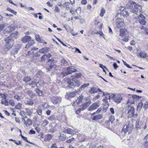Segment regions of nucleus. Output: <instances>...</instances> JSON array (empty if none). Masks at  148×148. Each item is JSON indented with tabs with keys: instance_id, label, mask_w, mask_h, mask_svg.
Masks as SVG:
<instances>
[{
	"instance_id": "46",
	"label": "nucleus",
	"mask_w": 148,
	"mask_h": 148,
	"mask_svg": "<svg viewBox=\"0 0 148 148\" xmlns=\"http://www.w3.org/2000/svg\"><path fill=\"white\" fill-rule=\"evenodd\" d=\"M69 74L67 71H64L62 72L61 73V75L63 76H65Z\"/></svg>"
},
{
	"instance_id": "29",
	"label": "nucleus",
	"mask_w": 148,
	"mask_h": 148,
	"mask_svg": "<svg viewBox=\"0 0 148 148\" xmlns=\"http://www.w3.org/2000/svg\"><path fill=\"white\" fill-rule=\"evenodd\" d=\"M89 85V84H84L82 85L79 88V90H82L86 88Z\"/></svg>"
},
{
	"instance_id": "13",
	"label": "nucleus",
	"mask_w": 148,
	"mask_h": 148,
	"mask_svg": "<svg viewBox=\"0 0 148 148\" xmlns=\"http://www.w3.org/2000/svg\"><path fill=\"white\" fill-rule=\"evenodd\" d=\"M122 99V97L119 95H118L114 97V101L116 103H120Z\"/></svg>"
},
{
	"instance_id": "8",
	"label": "nucleus",
	"mask_w": 148,
	"mask_h": 148,
	"mask_svg": "<svg viewBox=\"0 0 148 148\" xmlns=\"http://www.w3.org/2000/svg\"><path fill=\"white\" fill-rule=\"evenodd\" d=\"M21 48V45H16L14 48L12 49L11 55V56H14L15 54H17L18 51Z\"/></svg>"
},
{
	"instance_id": "36",
	"label": "nucleus",
	"mask_w": 148,
	"mask_h": 148,
	"mask_svg": "<svg viewBox=\"0 0 148 148\" xmlns=\"http://www.w3.org/2000/svg\"><path fill=\"white\" fill-rule=\"evenodd\" d=\"M76 92H77L73 91L72 92L70 93L69 95V97H73L76 95Z\"/></svg>"
},
{
	"instance_id": "25",
	"label": "nucleus",
	"mask_w": 148,
	"mask_h": 148,
	"mask_svg": "<svg viewBox=\"0 0 148 148\" xmlns=\"http://www.w3.org/2000/svg\"><path fill=\"white\" fill-rule=\"evenodd\" d=\"M140 121L139 119H137L136 121V123L135 125V127L136 129H140L141 128V124L140 125L139 124Z\"/></svg>"
},
{
	"instance_id": "32",
	"label": "nucleus",
	"mask_w": 148,
	"mask_h": 148,
	"mask_svg": "<svg viewBox=\"0 0 148 148\" xmlns=\"http://www.w3.org/2000/svg\"><path fill=\"white\" fill-rule=\"evenodd\" d=\"M56 67V65H51V66H49L47 68V71H50L52 69L53 70Z\"/></svg>"
},
{
	"instance_id": "40",
	"label": "nucleus",
	"mask_w": 148,
	"mask_h": 148,
	"mask_svg": "<svg viewBox=\"0 0 148 148\" xmlns=\"http://www.w3.org/2000/svg\"><path fill=\"white\" fill-rule=\"evenodd\" d=\"M64 6L66 8V10H68L70 9V8L69 6V3L68 2L65 3L64 4Z\"/></svg>"
},
{
	"instance_id": "48",
	"label": "nucleus",
	"mask_w": 148,
	"mask_h": 148,
	"mask_svg": "<svg viewBox=\"0 0 148 148\" xmlns=\"http://www.w3.org/2000/svg\"><path fill=\"white\" fill-rule=\"evenodd\" d=\"M139 23L142 25H144L145 24V21L144 19H140L139 21Z\"/></svg>"
},
{
	"instance_id": "63",
	"label": "nucleus",
	"mask_w": 148,
	"mask_h": 148,
	"mask_svg": "<svg viewBox=\"0 0 148 148\" xmlns=\"http://www.w3.org/2000/svg\"><path fill=\"white\" fill-rule=\"evenodd\" d=\"M87 3L86 0H82L81 1V3L83 5H85Z\"/></svg>"
},
{
	"instance_id": "28",
	"label": "nucleus",
	"mask_w": 148,
	"mask_h": 148,
	"mask_svg": "<svg viewBox=\"0 0 148 148\" xmlns=\"http://www.w3.org/2000/svg\"><path fill=\"white\" fill-rule=\"evenodd\" d=\"M97 89L93 87L90 90L89 92L91 94H93L97 92Z\"/></svg>"
},
{
	"instance_id": "17",
	"label": "nucleus",
	"mask_w": 148,
	"mask_h": 148,
	"mask_svg": "<svg viewBox=\"0 0 148 148\" xmlns=\"http://www.w3.org/2000/svg\"><path fill=\"white\" fill-rule=\"evenodd\" d=\"M83 98V96L82 95L79 96L76 100L74 102V103L78 104L79 103L81 102Z\"/></svg>"
},
{
	"instance_id": "4",
	"label": "nucleus",
	"mask_w": 148,
	"mask_h": 148,
	"mask_svg": "<svg viewBox=\"0 0 148 148\" xmlns=\"http://www.w3.org/2000/svg\"><path fill=\"white\" fill-rule=\"evenodd\" d=\"M129 122L127 123L123 127V128L122 130V132H124V134L126 133L127 131L129 133L131 132L132 130V128L133 127V125H131L130 127H129Z\"/></svg>"
},
{
	"instance_id": "51",
	"label": "nucleus",
	"mask_w": 148,
	"mask_h": 148,
	"mask_svg": "<svg viewBox=\"0 0 148 148\" xmlns=\"http://www.w3.org/2000/svg\"><path fill=\"white\" fill-rule=\"evenodd\" d=\"M15 107L16 109L18 110L20 109L21 108V105L20 103H18L17 105H16Z\"/></svg>"
},
{
	"instance_id": "9",
	"label": "nucleus",
	"mask_w": 148,
	"mask_h": 148,
	"mask_svg": "<svg viewBox=\"0 0 148 148\" xmlns=\"http://www.w3.org/2000/svg\"><path fill=\"white\" fill-rule=\"evenodd\" d=\"M100 106V103L99 102H96L91 106L88 108V110L90 111H92L95 110L97 109Z\"/></svg>"
},
{
	"instance_id": "30",
	"label": "nucleus",
	"mask_w": 148,
	"mask_h": 148,
	"mask_svg": "<svg viewBox=\"0 0 148 148\" xmlns=\"http://www.w3.org/2000/svg\"><path fill=\"white\" fill-rule=\"evenodd\" d=\"M132 98L134 101H136L141 98V96L135 95H132Z\"/></svg>"
},
{
	"instance_id": "22",
	"label": "nucleus",
	"mask_w": 148,
	"mask_h": 148,
	"mask_svg": "<svg viewBox=\"0 0 148 148\" xmlns=\"http://www.w3.org/2000/svg\"><path fill=\"white\" fill-rule=\"evenodd\" d=\"M24 123L26 125V126H28L32 124V121L30 119H28L26 121H25Z\"/></svg>"
},
{
	"instance_id": "11",
	"label": "nucleus",
	"mask_w": 148,
	"mask_h": 148,
	"mask_svg": "<svg viewBox=\"0 0 148 148\" xmlns=\"http://www.w3.org/2000/svg\"><path fill=\"white\" fill-rule=\"evenodd\" d=\"M144 143L142 146L144 148H148V134L144 138Z\"/></svg>"
},
{
	"instance_id": "12",
	"label": "nucleus",
	"mask_w": 148,
	"mask_h": 148,
	"mask_svg": "<svg viewBox=\"0 0 148 148\" xmlns=\"http://www.w3.org/2000/svg\"><path fill=\"white\" fill-rule=\"evenodd\" d=\"M17 37V32L15 31L13 33L10 34V35L8 37H9V38L14 39H16Z\"/></svg>"
},
{
	"instance_id": "55",
	"label": "nucleus",
	"mask_w": 148,
	"mask_h": 148,
	"mask_svg": "<svg viewBox=\"0 0 148 148\" xmlns=\"http://www.w3.org/2000/svg\"><path fill=\"white\" fill-rule=\"evenodd\" d=\"M14 98L18 101H19L21 99V97L19 96L18 95H15L14 96Z\"/></svg>"
},
{
	"instance_id": "24",
	"label": "nucleus",
	"mask_w": 148,
	"mask_h": 148,
	"mask_svg": "<svg viewBox=\"0 0 148 148\" xmlns=\"http://www.w3.org/2000/svg\"><path fill=\"white\" fill-rule=\"evenodd\" d=\"M102 115L101 114H98L95 116H94L92 120H97L98 119H101L102 117Z\"/></svg>"
},
{
	"instance_id": "5",
	"label": "nucleus",
	"mask_w": 148,
	"mask_h": 148,
	"mask_svg": "<svg viewBox=\"0 0 148 148\" xmlns=\"http://www.w3.org/2000/svg\"><path fill=\"white\" fill-rule=\"evenodd\" d=\"M117 28L123 27L124 26V23L121 18H118L116 21Z\"/></svg>"
},
{
	"instance_id": "6",
	"label": "nucleus",
	"mask_w": 148,
	"mask_h": 148,
	"mask_svg": "<svg viewBox=\"0 0 148 148\" xmlns=\"http://www.w3.org/2000/svg\"><path fill=\"white\" fill-rule=\"evenodd\" d=\"M136 54L137 57H140V58H145L147 57V53L144 51H139L138 50H137Z\"/></svg>"
},
{
	"instance_id": "26",
	"label": "nucleus",
	"mask_w": 148,
	"mask_h": 148,
	"mask_svg": "<svg viewBox=\"0 0 148 148\" xmlns=\"http://www.w3.org/2000/svg\"><path fill=\"white\" fill-rule=\"evenodd\" d=\"M34 43V42L33 40H29L25 45V48H29L30 46H32Z\"/></svg>"
},
{
	"instance_id": "10",
	"label": "nucleus",
	"mask_w": 148,
	"mask_h": 148,
	"mask_svg": "<svg viewBox=\"0 0 148 148\" xmlns=\"http://www.w3.org/2000/svg\"><path fill=\"white\" fill-rule=\"evenodd\" d=\"M132 4L134 5V9L131 10V11L133 13L136 14L138 11V7H139V6L138 5L136 4V3L134 2H132Z\"/></svg>"
},
{
	"instance_id": "57",
	"label": "nucleus",
	"mask_w": 148,
	"mask_h": 148,
	"mask_svg": "<svg viewBox=\"0 0 148 148\" xmlns=\"http://www.w3.org/2000/svg\"><path fill=\"white\" fill-rule=\"evenodd\" d=\"M70 69V67H69L67 68V71L69 74L73 73L72 71H71V70Z\"/></svg>"
},
{
	"instance_id": "58",
	"label": "nucleus",
	"mask_w": 148,
	"mask_h": 148,
	"mask_svg": "<svg viewBox=\"0 0 148 148\" xmlns=\"http://www.w3.org/2000/svg\"><path fill=\"white\" fill-rule=\"evenodd\" d=\"M35 85L37 86V84H36V82L35 81H32L31 83H29V86H31L32 85Z\"/></svg>"
},
{
	"instance_id": "15",
	"label": "nucleus",
	"mask_w": 148,
	"mask_h": 148,
	"mask_svg": "<svg viewBox=\"0 0 148 148\" xmlns=\"http://www.w3.org/2000/svg\"><path fill=\"white\" fill-rule=\"evenodd\" d=\"M135 112H128V117L129 118H134L136 117L137 114L136 113H135Z\"/></svg>"
},
{
	"instance_id": "56",
	"label": "nucleus",
	"mask_w": 148,
	"mask_h": 148,
	"mask_svg": "<svg viewBox=\"0 0 148 148\" xmlns=\"http://www.w3.org/2000/svg\"><path fill=\"white\" fill-rule=\"evenodd\" d=\"M43 82H44L43 80H40L38 81V83L37 84H39L40 86H41L43 84Z\"/></svg>"
},
{
	"instance_id": "31",
	"label": "nucleus",
	"mask_w": 148,
	"mask_h": 148,
	"mask_svg": "<svg viewBox=\"0 0 148 148\" xmlns=\"http://www.w3.org/2000/svg\"><path fill=\"white\" fill-rule=\"evenodd\" d=\"M31 80V78L30 76H26L23 78V81L25 82L29 81Z\"/></svg>"
},
{
	"instance_id": "64",
	"label": "nucleus",
	"mask_w": 148,
	"mask_h": 148,
	"mask_svg": "<svg viewBox=\"0 0 148 148\" xmlns=\"http://www.w3.org/2000/svg\"><path fill=\"white\" fill-rule=\"evenodd\" d=\"M70 11V12L72 14H73L75 13V11L71 8Z\"/></svg>"
},
{
	"instance_id": "27",
	"label": "nucleus",
	"mask_w": 148,
	"mask_h": 148,
	"mask_svg": "<svg viewBox=\"0 0 148 148\" xmlns=\"http://www.w3.org/2000/svg\"><path fill=\"white\" fill-rule=\"evenodd\" d=\"M126 110L127 111H134V107L130 105L127 106L125 108Z\"/></svg>"
},
{
	"instance_id": "35",
	"label": "nucleus",
	"mask_w": 148,
	"mask_h": 148,
	"mask_svg": "<svg viewBox=\"0 0 148 148\" xmlns=\"http://www.w3.org/2000/svg\"><path fill=\"white\" fill-rule=\"evenodd\" d=\"M35 91L40 96H41L42 95V92L40 90L36 88L35 90Z\"/></svg>"
},
{
	"instance_id": "60",
	"label": "nucleus",
	"mask_w": 148,
	"mask_h": 148,
	"mask_svg": "<svg viewBox=\"0 0 148 148\" xmlns=\"http://www.w3.org/2000/svg\"><path fill=\"white\" fill-rule=\"evenodd\" d=\"M74 140V138H71L69 139L68 140H67L66 142L67 143H70L72 141H73Z\"/></svg>"
},
{
	"instance_id": "34",
	"label": "nucleus",
	"mask_w": 148,
	"mask_h": 148,
	"mask_svg": "<svg viewBox=\"0 0 148 148\" xmlns=\"http://www.w3.org/2000/svg\"><path fill=\"white\" fill-rule=\"evenodd\" d=\"M105 12V10H104V8H102L101 10V12L100 14V16L101 17H103V16Z\"/></svg>"
},
{
	"instance_id": "20",
	"label": "nucleus",
	"mask_w": 148,
	"mask_h": 148,
	"mask_svg": "<svg viewBox=\"0 0 148 148\" xmlns=\"http://www.w3.org/2000/svg\"><path fill=\"white\" fill-rule=\"evenodd\" d=\"M48 105L46 103H44L42 106V108L41 109H39V111H42V110H47V111H51L50 110L47 109Z\"/></svg>"
},
{
	"instance_id": "62",
	"label": "nucleus",
	"mask_w": 148,
	"mask_h": 148,
	"mask_svg": "<svg viewBox=\"0 0 148 148\" xmlns=\"http://www.w3.org/2000/svg\"><path fill=\"white\" fill-rule=\"evenodd\" d=\"M143 107L145 109L148 108V102H146L143 106Z\"/></svg>"
},
{
	"instance_id": "39",
	"label": "nucleus",
	"mask_w": 148,
	"mask_h": 148,
	"mask_svg": "<svg viewBox=\"0 0 148 148\" xmlns=\"http://www.w3.org/2000/svg\"><path fill=\"white\" fill-rule=\"evenodd\" d=\"M35 39L36 40L39 42H41L42 40H41V39L39 38V36L38 35H36Z\"/></svg>"
},
{
	"instance_id": "44",
	"label": "nucleus",
	"mask_w": 148,
	"mask_h": 148,
	"mask_svg": "<svg viewBox=\"0 0 148 148\" xmlns=\"http://www.w3.org/2000/svg\"><path fill=\"white\" fill-rule=\"evenodd\" d=\"M143 105V104L142 102L140 103L137 106V109L140 110L142 108Z\"/></svg>"
},
{
	"instance_id": "1",
	"label": "nucleus",
	"mask_w": 148,
	"mask_h": 148,
	"mask_svg": "<svg viewBox=\"0 0 148 148\" xmlns=\"http://www.w3.org/2000/svg\"><path fill=\"white\" fill-rule=\"evenodd\" d=\"M67 87L70 88L78 87L81 84L80 82L75 78L67 79Z\"/></svg>"
},
{
	"instance_id": "45",
	"label": "nucleus",
	"mask_w": 148,
	"mask_h": 148,
	"mask_svg": "<svg viewBox=\"0 0 148 148\" xmlns=\"http://www.w3.org/2000/svg\"><path fill=\"white\" fill-rule=\"evenodd\" d=\"M34 53V51L33 49L31 50L30 51L28 52L27 53L26 55V56H29L30 55Z\"/></svg>"
},
{
	"instance_id": "33",
	"label": "nucleus",
	"mask_w": 148,
	"mask_h": 148,
	"mask_svg": "<svg viewBox=\"0 0 148 148\" xmlns=\"http://www.w3.org/2000/svg\"><path fill=\"white\" fill-rule=\"evenodd\" d=\"M15 28L14 27L12 26H10L8 27V29L9 30L8 32H10L14 30Z\"/></svg>"
},
{
	"instance_id": "61",
	"label": "nucleus",
	"mask_w": 148,
	"mask_h": 148,
	"mask_svg": "<svg viewBox=\"0 0 148 148\" xmlns=\"http://www.w3.org/2000/svg\"><path fill=\"white\" fill-rule=\"evenodd\" d=\"M47 58L45 54L43 55L41 58V61H44Z\"/></svg>"
},
{
	"instance_id": "7",
	"label": "nucleus",
	"mask_w": 148,
	"mask_h": 148,
	"mask_svg": "<svg viewBox=\"0 0 148 148\" xmlns=\"http://www.w3.org/2000/svg\"><path fill=\"white\" fill-rule=\"evenodd\" d=\"M51 102L54 104L59 103L61 101V98L57 96L53 97L51 99Z\"/></svg>"
},
{
	"instance_id": "14",
	"label": "nucleus",
	"mask_w": 148,
	"mask_h": 148,
	"mask_svg": "<svg viewBox=\"0 0 148 148\" xmlns=\"http://www.w3.org/2000/svg\"><path fill=\"white\" fill-rule=\"evenodd\" d=\"M50 48L49 47H45L42 48L40 49L39 50V52L41 53H44L49 51Z\"/></svg>"
},
{
	"instance_id": "41",
	"label": "nucleus",
	"mask_w": 148,
	"mask_h": 148,
	"mask_svg": "<svg viewBox=\"0 0 148 148\" xmlns=\"http://www.w3.org/2000/svg\"><path fill=\"white\" fill-rule=\"evenodd\" d=\"M49 122L46 120H45L42 121V125L43 126H45L48 124Z\"/></svg>"
},
{
	"instance_id": "53",
	"label": "nucleus",
	"mask_w": 148,
	"mask_h": 148,
	"mask_svg": "<svg viewBox=\"0 0 148 148\" xmlns=\"http://www.w3.org/2000/svg\"><path fill=\"white\" fill-rule=\"evenodd\" d=\"M123 60V63L124 64V65H125L128 68H132V67L131 66H130L129 65L126 63Z\"/></svg>"
},
{
	"instance_id": "23",
	"label": "nucleus",
	"mask_w": 148,
	"mask_h": 148,
	"mask_svg": "<svg viewBox=\"0 0 148 148\" xmlns=\"http://www.w3.org/2000/svg\"><path fill=\"white\" fill-rule=\"evenodd\" d=\"M120 15L121 16H123V17L125 16L126 14L127 16L129 15L128 12L124 9H123L120 13Z\"/></svg>"
},
{
	"instance_id": "37",
	"label": "nucleus",
	"mask_w": 148,
	"mask_h": 148,
	"mask_svg": "<svg viewBox=\"0 0 148 148\" xmlns=\"http://www.w3.org/2000/svg\"><path fill=\"white\" fill-rule=\"evenodd\" d=\"M7 10L10 12L14 14L15 15H16V14L17 12L16 11H14L13 10H11V8H7Z\"/></svg>"
},
{
	"instance_id": "18",
	"label": "nucleus",
	"mask_w": 148,
	"mask_h": 148,
	"mask_svg": "<svg viewBox=\"0 0 148 148\" xmlns=\"http://www.w3.org/2000/svg\"><path fill=\"white\" fill-rule=\"evenodd\" d=\"M120 36H122L127 34V30L125 29H120Z\"/></svg>"
},
{
	"instance_id": "19",
	"label": "nucleus",
	"mask_w": 148,
	"mask_h": 148,
	"mask_svg": "<svg viewBox=\"0 0 148 148\" xmlns=\"http://www.w3.org/2000/svg\"><path fill=\"white\" fill-rule=\"evenodd\" d=\"M52 138V136L50 134H47L45 136L44 140L45 141H49Z\"/></svg>"
},
{
	"instance_id": "3",
	"label": "nucleus",
	"mask_w": 148,
	"mask_h": 148,
	"mask_svg": "<svg viewBox=\"0 0 148 148\" xmlns=\"http://www.w3.org/2000/svg\"><path fill=\"white\" fill-rule=\"evenodd\" d=\"M86 102L80 106L78 111H81L85 110L91 103V102L90 99H86Z\"/></svg>"
},
{
	"instance_id": "49",
	"label": "nucleus",
	"mask_w": 148,
	"mask_h": 148,
	"mask_svg": "<svg viewBox=\"0 0 148 148\" xmlns=\"http://www.w3.org/2000/svg\"><path fill=\"white\" fill-rule=\"evenodd\" d=\"M70 69H71V71H72L73 73L76 71L77 69L75 68L74 66H70Z\"/></svg>"
},
{
	"instance_id": "54",
	"label": "nucleus",
	"mask_w": 148,
	"mask_h": 148,
	"mask_svg": "<svg viewBox=\"0 0 148 148\" xmlns=\"http://www.w3.org/2000/svg\"><path fill=\"white\" fill-rule=\"evenodd\" d=\"M40 56V54L39 53L37 52L36 53H35L34 54V55L33 56V58H34V57H36V58H38Z\"/></svg>"
},
{
	"instance_id": "52",
	"label": "nucleus",
	"mask_w": 148,
	"mask_h": 148,
	"mask_svg": "<svg viewBox=\"0 0 148 148\" xmlns=\"http://www.w3.org/2000/svg\"><path fill=\"white\" fill-rule=\"evenodd\" d=\"M108 108V105H104L103 107V111H107Z\"/></svg>"
},
{
	"instance_id": "47",
	"label": "nucleus",
	"mask_w": 148,
	"mask_h": 148,
	"mask_svg": "<svg viewBox=\"0 0 148 148\" xmlns=\"http://www.w3.org/2000/svg\"><path fill=\"white\" fill-rule=\"evenodd\" d=\"M9 103L12 106H14L15 105V103L13 99H11L9 101Z\"/></svg>"
},
{
	"instance_id": "42",
	"label": "nucleus",
	"mask_w": 148,
	"mask_h": 148,
	"mask_svg": "<svg viewBox=\"0 0 148 148\" xmlns=\"http://www.w3.org/2000/svg\"><path fill=\"white\" fill-rule=\"evenodd\" d=\"M34 103V101L33 100H31L28 101L27 103H26L25 104L26 105H32Z\"/></svg>"
},
{
	"instance_id": "38",
	"label": "nucleus",
	"mask_w": 148,
	"mask_h": 148,
	"mask_svg": "<svg viewBox=\"0 0 148 148\" xmlns=\"http://www.w3.org/2000/svg\"><path fill=\"white\" fill-rule=\"evenodd\" d=\"M87 138L86 137L83 136L79 138V141L80 142H84L86 141Z\"/></svg>"
},
{
	"instance_id": "43",
	"label": "nucleus",
	"mask_w": 148,
	"mask_h": 148,
	"mask_svg": "<svg viewBox=\"0 0 148 148\" xmlns=\"http://www.w3.org/2000/svg\"><path fill=\"white\" fill-rule=\"evenodd\" d=\"M114 120L115 119L114 116H113L111 115L110 117L109 120L110 121L111 123H112L114 121Z\"/></svg>"
},
{
	"instance_id": "16",
	"label": "nucleus",
	"mask_w": 148,
	"mask_h": 148,
	"mask_svg": "<svg viewBox=\"0 0 148 148\" xmlns=\"http://www.w3.org/2000/svg\"><path fill=\"white\" fill-rule=\"evenodd\" d=\"M63 132L69 134H74L75 133L74 130L70 128L65 130Z\"/></svg>"
},
{
	"instance_id": "59",
	"label": "nucleus",
	"mask_w": 148,
	"mask_h": 148,
	"mask_svg": "<svg viewBox=\"0 0 148 148\" xmlns=\"http://www.w3.org/2000/svg\"><path fill=\"white\" fill-rule=\"evenodd\" d=\"M45 55L46 57V58H50L51 57V55L50 53H48L47 54H45Z\"/></svg>"
},
{
	"instance_id": "21",
	"label": "nucleus",
	"mask_w": 148,
	"mask_h": 148,
	"mask_svg": "<svg viewBox=\"0 0 148 148\" xmlns=\"http://www.w3.org/2000/svg\"><path fill=\"white\" fill-rule=\"evenodd\" d=\"M31 39V37L30 36H27L22 38L21 40L23 42H28Z\"/></svg>"
},
{
	"instance_id": "2",
	"label": "nucleus",
	"mask_w": 148,
	"mask_h": 148,
	"mask_svg": "<svg viewBox=\"0 0 148 148\" xmlns=\"http://www.w3.org/2000/svg\"><path fill=\"white\" fill-rule=\"evenodd\" d=\"M6 43L5 45V47L8 50L10 49L11 48L14 44V41L13 39L9 38V37H7L5 40Z\"/></svg>"
},
{
	"instance_id": "50",
	"label": "nucleus",
	"mask_w": 148,
	"mask_h": 148,
	"mask_svg": "<svg viewBox=\"0 0 148 148\" xmlns=\"http://www.w3.org/2000/svg\"><path fill=\"white\" fill-rule=\"evenodd\" d=\"M54 11L55 12H60V9L58 6H55Z\"/></svg>"
}]
</instances>
